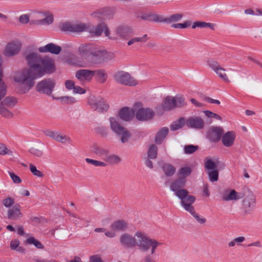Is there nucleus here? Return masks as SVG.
I'll return each mask as SVG.
<instances>
[{
	"label": "nucleus",
	"mask_w": 262,
	"mask_h": 262,
	"mask_svg": "<svg viewBox=\"0 0 262 262\" xmlns=\"http://www.w3.org/2000/svg\"><path fill=\"white\" fill-rule=\"evenodd\" d=\"M183 17L182 14L176 13L165 17V23H172L180 21Z\"/></svg>",
	"instance_id": "nucleus-39"
},
{
	"label": "nucleus",
	"mask_w": 262,
	"mask_h": 262,
	"mask_svg": "<svg viewBox=\"0 0 262 262\" xmlns=\"http://www.w3.org/2000/svg\"><path fill=\"white\" fill-rule=\"evenodd\" d=\"M119 116L122 120L128 121L131 120L134 116V112L132 108L123 107L119 113Z\"/></svg>",
	"instance_id": "nucleus-28"
},
{
	"label": "nucleus",
	"mask_w": 262,
	"mask_h": 262,
	"mask_svg": "<svg viewBox=\"0 0 262 262\" xmlns=\"http://www.w3.org/2000/svg\"><path fill=\"white\" fill-rule=\"evenodd\" d=\"M186 184V180L179 178L173 181L170 186V190L175 192V195L181 200V205L187 202H192L194 200L193 195L188 194V191L183 188Z\"/></svg>",
	"instance_id": "nucleus-3"
},
{
	"label": "nucleus",
	"mask_w": 262,
	"mask_h": 262,
	"mask_svg": "<svg viewBox=\"0 0 262 262\" xmlns=\"http://www.w3.org/2000/svg\"><path fill=\"white\" fill-rule=\"evenodd\" d=\"M168 133V129L167 127H163L157 133L155 137V142L157 144H161L165 139Z\"/></svg>",
	"instance_id": "nucleus-32"
},
{
	"label": "nucleus",
	"mask_w": 262,
	"mask_h": 262,
	"mask_svg": "<svg viewBox=\"0 0 262 262\" xmlns=\"http://www.w3.org/2000/svg\"><path fill=\"white\" fill-rule=\"evenodd\" d=\"M150 21H153L157 23H165V16L157 14L150 13Z\"/></svg>",
	"instance_id": "nucleus-49"
},
{
	"label": "nucleus",
	"mask_w": 262,
	"mask_h": 262,
	"mask_svg": "<svg viewBox=\"0 0 262 262\" xmlns=\"http://www.w3.org/2000/svg\"><path fill=\"white\" fill-rule=\"evenodd\" d=\"M55 84V80L48 78L38 82L36 86V89L37 91L40 93L51 96Z\"/></svg>",
	"instance_id": "nucleus-12"
},
{
	"label": "nucleus",
	"mask_w": 262,
	"mask_h": 262,
	"mask_svg": "<svg viewBox=\"0 0 262 262\" xmlns=\"http://www.w3.org/2000/svg\"><path fill=\"white\" fill-rule=\"evenodd\" d=\"M7 216L9 220H18L23 216V214L20 211V206L19 204H16L7 211Z\"/></svg>",
	"instance_id": "nucleus-25"
},
{
	"label": "nucleus",
	"mask_w": 262,
	"mask_h": 262,
	"mask_svg": "<svg viewBox=\"0 0 262 262\" xmlns=\"http://www.w3.org/2000/svg\"><path fill=\"white\" fill-rule=\"evenodd\" d=\"M148 237L145 233L141 231L136 232L134 235L128 233H123L119 236V243L124 249H133L136 246L139 249Z\"/></svg>",
	"instance_id": "nucleus-2"
},
{
	"label": "nucleus",
	"mask_w": 262,
	"mask_h": 262,
	"mask_svg": "<svg viewBox=\"0 0 262 262\" xmlns=\"http://www.w3.org/2000/svg\"><path fill=\"white\" fill-rule=\"evenodd\" d=\"M29 167L31 172L34 176L39 178H42L44 176L43 172L38 170L36 167L33 164H30Z\"/></svg>",
	"instance_id": "nucleus-52"
},
{
	"label": "nucleus",
	"mask_w": 262,
	"mask_h": 262,
	"mask_svg": "<svg viewBox=\"0 0 262 262\" xmlns=\"http://www.w3.org/2000/svg\"><path fill=\"white\" fill-rule=\"evenodd\" d=\"M89 25L83 23H74L73 32L78 33L84 31L89 32Z\"/></svg>",
	"instance_id": "nucleus-35"
},
{
	"label": "nucleus",
	"mask_w": 262,
	"mask_h": 262,
	"mask_svg": "<svg viewBox=\"0 0 262 262\" xmlns=\"http://www.w3.org/2000/svg\"><path fill=\"white\" fill-rule=\"evenodd\" d=\"M244 199L243 200V211L245 214H250L254 210L256 205V196L254 194L249 191L244 192Z\"/></svg>",
	"instance_id": "nucleus-11"
},
{
	"label": "nucleus",
	"mask_w": 262,
	"mask_h": 262,
	"mask_svg": "<svg viewBox=\"0 0 262 262\" xmlns=\"http://www.w3.org/2000/svg\"><path fill=\"white\" fill-rule=\"evenodd\" d=\"M191 22L190 21H186L184 23L173 24L171 27L174 28H186L190 26Z\"/></svg>",
	"instance_id": "nucleus-58"
},
{
	"label": "nucleus",
	"mask_w": 262,
	"mask_h": 262,
	"mask_svg": "<svg viewBox=\"0 0 262 262\" xmlns=\"http://www.w3.org/2000/svg\"><path fill=\"white\" fill-rule=\"evenodd\" d=\"M104 162L109 165H117L120 163L122 160L121 158L116 155L107 154V156L104 159Z\"/></svg>",
	"instance_id": "nucleus-30"
},
{
	"label": "nucleus",
	"mask_w": 262,
	"mask_h": 262,
	"mask_svg": "<svg viewBox=\"0 0 262 262\" xmlns=\"http://www.w3.org/2000/svg\"><path fill=\"white\" fill-rule=\"evenodd\" d=\"M205 169L207 170L209 180L212 182H216L219 179V169L221 165L223 168L225 166L224 163H221L218 158L206 157L204 160Z\"/></svg>",
	"instance_id": "nucleus-5"
},
{
	"label": "nucleus",
	"mask_w": 262,
	"mask_h": 262,
	"mask_svg": "<svg viewBox=\"0 0 262 262\" xmlns=\"http://www.w3.org/2000/svg\"><path fill=\"white\" fill-rule=\"evenodd\" d=\"M204 114L209 118H214L217 120H221L222 118L219 115L209 111H204Z\"/></svg>",
	"instance_id": "nucleus-60"
},
{
	"label": "nucleus",
	"mask_w": 262,
	"mask_h": 262,
	"mask_svg": "<svg viewBox=\"0 0 262 262\" xmlns=\"http://www.w3.org/2000/svg\"><path fill=\"white\" fill-rule=\"evenodd\" d=\"M0 155L13 156V152L7 148L6 146L3 144H0Z\"/></svg>",
	"instance_id": "nucleus-55"
},
{
	"label": "nucleus",
	"mask_w": 262,
	"mask_h": 262,
	"mask_svg": "<svg viewBox=\"0 0 262 262\" xmlns=\"http://www.w3.org/2000/svg\"><path fill=\"white\" fill-rule=\"evenodd\" d=\"M117 36L122 39H125L133 34L132 29L127 26H120L116 30Z\"/></svg>",
	"instance_id": "nucleus-27"
},
{
	"label": "nucleus",
	"mask_w": 262,
	"mask_h": 262,
	"mask_svg": "<svg viewBox=\"0 0 262 262\" xmlns=\"http://www.w3.org/2000/svg\"><path fill=\"white\" fill-rule=\"evenodd\" d=\"M128 223L124 220H118L114 222L111 225L110 231H105L106 236L113 238L116 236L117 231H124L128 228Z\"/></svg>",
	"instance_id": "nucleus-14"
},
{
	"label": "nucleus",
	"mask_w": 262,
	"mask_h": 262,
	"mask_svg": "<svg viewBox=\"0 0 262 262\" xmlns=\"http://www.w3.org/2000/svg\"><path fill=\"white\" fill-rule=\"evenodd\" d=\"M236 134L234 131H228L223 134L221 140L223 145L226 147H232L235 142Z\"/></svg>",
	"instance_id": "nucleus-23"
},
{
	"label": "nucleus",
	"mask_w": 262,
	"mask_h": 262,
	"mask_svg": "<svg viewBox=\"0 0 262 262\" xmlns=\"http://www.w3.org/2000/svg\"><path fill=\"white\" fill-rule=\"evenodd\" d=\"M92 151L96 155L105 158L107 154L109 153V150L102 147L94 145L92 147Z\"/></svg>",
	"instance_id": "nucleus-31"
},
{
	"label": "nucleus",
	"mask_w": 262,
	"mask_h": 262,
	"mask_svg": "<svg viewBox=\"0 0 262 262\" xmlns=\"http://www.w3.org/2000/svg\"><path fill=\"white\" fill-rule=\"evenodd\" d=\"M95 46L93 44L85 43L81 44L78 48V53L82 57L91 54L97 56L98 51H95Z\"/></svg>",
	"instance_id": "nucleus-19"
},
{
	"label": "nucleus",
	"mask_w": 262,
	"mask_h": 262,
	"mask_svg": "<svg viewBox=\"0 0 262 262\" xmlns=\"http://www.w3.org/2000/svg\"><path fill=\"white\" fill-rule=\"evenodd\" d=\"M162 107L163 110L166 111H169L174 108L173 97H166L163 101Z\"/></svg>",
	"instance_id": "nucleus-33"
},
{
	"label": "nucleus",
	"mask_w": 262,
	"mask_h": 262,
	"mask_svg": "<svg viewBox=\"0 0 262 262\" xmlns=\"http://www.w3.org/2000/svg\"><path fill=\"white\" fill-rule=\"evenodd\" d=\"M92 15L94 17L99 18L100 19H105L107 18V17L106 16L104 12H102L100 11H98L94 12L92 14Z\"/></svg>",
	"instance_id": "nucleus-63"
},
{
	"label": "nucleus",
	"mask_w": 262,
	"mask_h": 262,
	"mask_svg": "<svg viewBox=\"0 0 262 262\" xmlns=\"http://www.w3.org/2000/svg\"><path fill=\"white\" fill-rule=\"evenodd\" d=\"M33 70L34 73L32 77L33 82L35 83V80L43 76L46 74H51L55 71V66L54 61L49 57L42 58L39 65H34Z\"/></svg>",
	"instance_id": "nucleus-4"
},
{
	"label": "nucleus",
	"mask_w": 262,
	"mask_h": 262,
	"mask_svg": "<svg viewBox=\"0 0 262 262\" xmlns=\"http://www.w3.org/2000/svg\"><path fill=\"white\" fill-rule=\"evenodd\" d=\"M89 103L93 109L100 113L106 112L110 106L107 101L101 97H92Z\"/></svg>",
	"instance_id": "nucleus-16"
},
{
	"label": "nucleus",
	"mask_w": 262,
	"mask_h": 262,
	"mask_svg": "<svg viewBox=\"0 0 262 262\" xmlns=\"http://www.w3.org/2000/svg\"><path fill=\"white\" fill-rule=\"evenodd\" d=\"M192 169L189 166H184L178 170V173L180 178H185L190 175Z\"/></svg>",
	"instance_id": "nucleus-37"
},
{
	"label": "nucleus",
	"mask_w": 262,
	"mask_h": 262,
	"mask_svg": "<svg viewBox=\"0 0 262 262\" xmlns=\"http://www.w3.org/2000/svg\"><path fill=\"white\" fill-rule=\"evenodd\" d=\"M186 121V125L187 127L197 129H200L204 127V122L202 118L198 116H192L189 117Z\"/></svg>",
	"instance_id": "nucleus-21"
},
{
	"label": "nucleus",
	"mask_w": 262,
	"mask_h": 262,
	"mask_svg": "<svg viewBox=\"0 0 262 262\" xmlns=\"http://www.w3.org/2000/svg\"><path fill=\"white\" fill-rule=\"evenodd\" d=\"M154 111L150 108L142 107L139 108L136 112V117L141 121H147L152 119L155 116Z\"/></svg>",
	"instance_id": "nucleus-18"
},
{
	"label": "nucleus",
	"mask_w": 262,
	"mask_h": 262,
	"mask_svg": "<svg viewBox=\"0 0 262 262\" xmlns=\"http://www.w3.org/2000/svg\"><path fill=\"white\" fill-rule=\"evenodd\" d=\"M73 63L79 67H86L88 64L87 61L83 59H75Z\"/></svg>",
	"instance_id": "nucleus-59"
},
{
	"label": "nucleus",
	"mask_w": 262,
	"mask_h": 262,
	"mask_svg": "<svg viewBox=\"0 0 262 262\" xmlns=\"http://www.w3.org/2000/svg\"><path fill=\"white\" fill-rule=\"evenodd\" d=\"M207 66L216 74L220 79L225 82H230V80L226 73V70L221 67L216 61L209 59L207 60Z\"/></svg>",
	"instance_id": "nucleus-10"
},
{
	"label": "nucleus",
	"mask_w": 262,
	"mask_h": 262,
	"mask_svg": "<svg viewBox=\"0 0 262 262\" xmlns=\"http://www.w3.org/2000/svg\"><path fill=\"white\" fill-rule=\"evenodd\" d=\"M164 174L167 177H171L176 172V169L172 165L168 163H165L162 166Z\"/></svg>",
	"instance_id": "nucleus-34"
},
{
	"label": "nucleus",
	"mask_w": 262,
	"mask_h": 262,
	"mask_svg": "<svg viewBox=\"0 0 262 262\" xmlns=\"http://www.w3.org/2000/svg\"><path fill=\"white\" fill-rule=\"evenodd\" d=\"M104 32L105 36L111 40H116L118 37L114 35H110V33L107 27L105 24H100L97 27H94L89 25V32L92 36H99Z\"/></svg>",
	"instance_id": "nucleus-15"
},
{
	"label": "nucleus",
	"mask_w": 262,
	"mask_h": 262,
	"mask_svg": "<svg viewBox=\"0 0 262 262\" xmlns=\"http://www.w3.org/2000/svg\"><path fill=\"white\" fill-rule=\"evenodd\" d=\"M74 23L66 21L60 24L59 28L61 30L65 32H73Z\"/></svg>",
	"instance_id": "nucleus-40"
},
{
	"label": "nucleus",
	"mask_w": 262,
	"mask_h": 262,
	"mask_svg": "<svg viewBox=\"0 0 262 262\" xmlns=\"http://www.w3.org/2000/svg\"><path fill=\"white\" fill-rule=\"evenodd\" d=\"M173 98L174 108L182 107L186 105L185 99L182 96L176 95Z\"/></svg>",
	"instance_id": "nucleus-41"
},
{
	"label": "nucleus",
	"mask_w": 262,
	"mask_h": 262,
	"mask_svg": "<svg viewBox=\"0 0 262 262\" xmlns=\"http://www.w3.org/2000/svg\"><path fill=\"white\" fill-rule=\"evenodd\" d=\"M116 82L121 84L130 86L138 84V81L132 77L130 74L124 71H118L114 75Z\"/></svg>",
	"instance_id": "nucleus-8"
},
{
	"label": "nucleus",
	"mask_w": 262,
	"mask_h": 262,
	"mask_svg": "<svg viewBox=\"0 0 262 262\" xmlns=\"http://www.w3.org/2000/svg\"><path fill=\"white\" fill-rule=\"evenodd\" d=\"M93 76V71L86 69L79 70L75 73L76 78L82 83L90 82Z\"/></svg>",
	"instance_id": "nucleus-20"
},
{
	"label": "nucleus",
	"mask_w": 262,
	"mask_h": 262,
	"mask_svg": "<svg viewBox=\"0 0 262 262\" xmlns=\"http://www.w3.org/2000/svg\"><path fill=\"white\" fill-rule=\"evenodd\" d=\"M161 243L158 242L154 238L148 237L144 243L139 248L140 251L142 252H146L150 249V253L147 254L144 257L145 262H157L155 260L154 254L157 247L161 245Z\"/></svg>",
	"instance_id": "nucleus-7"
},
{
	"label": "nucleus",
	"mask_w": 262,
	"mask_h": 262,
	"mask_svg": "<svg viewBox=\"0 0 262 262\" xmlns=\"http://www.w3.org/2000/svg\"><path fill=\"white\" fill-rule=\"evenodd\" d=\"M109 122L111 130L120 138L121 142L124 143L127 142L131 136L127 129L122 125L115 117H110Z\"/></svg>",
	"instance_id": "nucleus-6"
},
{
	"label": "nucleus",
	"mask_w": 262,
	"mask_h": 262,
	"mask_svg": "<svg viewBox=\"0 0 262 262\" xmlns=\"http://www.w3.org/2000/svg\"><path fill=\"white\" fill-rule=\"evenodd\" d=\"M55 141L63 144L70 143L71 142V139L69 137L59 132Z\"/></svg>",
	"instance_id": "nucleus-42"
},
{
	"label": "nucleus",
	"mask_w": 262,
	"mask_h": 262,
	"mask_svg": "<svg viewBox=\"0 0 262 262\" xmlns=\"http://www.w3.org/2000/svg\"><path fill=\"white\" fill-rule=\"evenodd\" d=\"M198 149V146H194L193 145H186L184 147L185 152L186 154H191Z\"/></svg>",
	"instance_id": "nucleus-56"
},
{
	"label": "nucleus",
	"mask_w": 262,
	"mask_h": 262,
	"mask_svg": "<svg viewBox=\"0 0 262 262\" xmlns=\"http://www.w3.org/2000/svg\"><path fill=\"white\" fill-rule=\"evenodd\" d=\"M186 124L185 119L181 117L179 120L173 122L170 125V129L172 130H177L182 127Z\"/></svg>",
	"instance_id": "nucleus-38"
},
{
	"label": "nucleus",
	"mask_w": 262,
	"mask_h": 262,
	"mask_svg": "<svg viewBox=\"0 0 262 262\" xmlns=\"http://www.w3.org/2000/svg\"><path fill=\"white\" fill-rule=\"evenodd\" d=\"M66 88L70 91L73 90L74 86H75V82L71 80H67L64 83Z\"/></svg>",
	"instance_id": "nucleus-62"
},
{
	"label": "nucleus",
	"mask_w": 262,
	"mask_h": 262,
	"mask_svg": "<svg viewBox=\"0 0 262 262\" xmlns=\"http://www.w3.org/2000/svg\"><path fill=\"white\" fill-rule=\"evenodd\" d=\"M42 59L41 56L38 53L30 52L26 56V59L29 68L25 69L16 72L14 76V80L19 83V90L20 93L25 94L28 92L34 85L33 82V76L34 71V65H39Z\"/></svg>",
	"instance_id": "nucleus-1"
},
{
	"label": "nucleus",
	"mask_w": 262,
	"mask_h": 262,
	"mask_svg": "<svg viewBox=\"0 0 262 262\" xmlns=\"http://www.w3.org/2000/svg\"><path fill=\"white\" fill-rule=\"evenodd\" d=\"M17 103V100L13 97H7L0 102V114L7 118H11L13 114L8 110V108L14 106Z\"/></svg>",
	"instance_id": "nucleus-9"
},
{
	"label": "nucleus",
	"mask_w": 262,
	"mask_h": 262,
	"mask_svg": "<svg viewBox=\"0 0 262 262\" xmlns=\"http://www.w3.org/2000/svg\"><path fill=\"white\" fill-rule=\"evenodd\" d=\"M2 204L7 208L10 209L15 203V200L10 197L7 196L2 201Z\"/></svg>",
	"instance_id": "nucleus-47"
},
{
	"label": "nucleus",
	"mask_w": 262,
	"mask_h": 262,
	"mask_svg": "<svg viewBox=\"0 0 262 262\" xmlns=\"http://www.w3.org/2000/svg\"><path fill=\"white\" fill-rule=\"evenodd\" d=\"M223 133L224 129L222 127H212L208 130V137L210 140L216 142L222 138Z\"/></svg>",
	"instance_id": "nucleus-24"
},
{
	"label": "nucleus",
	"mask_w": 262,
	"mask_h": 262,
	"mask_svg": "<svg viewBox=\"0 0 262 262\" xmlns=\"http://www.w3.org/2000/svg\"><path fill=\"white\" fill-rule=\"evenodd\" d=\"M85 161L86 163L93 165L96 167H105L107 166L106 163L103 161L91 159L90 158H86Z\"/></svg>",
	"instance_id": "nucleus-45"
},
{
	"label": "nucleus",
	"mask_w": 262,
	"mask_h": 262,
	"mask_svg": "<svg viewBox=\"0 0 262 262\" xmlns=\"http://www.w3.org/2000/svg\"><path fill=\"white\" fill-rule=\"evenodd\" d=\"M29 15L28 14H23L19 17V21L20 23L25 24L29 22Z\"/></svg>",
	"instance_id": "nucleus-64"
},
{
	"label": "nucleus",
	"mask_w": 262,
	"mask_h": 262,
	"mask_svg": "<svg viewBox=\"0 0 262 262\" xmlns=\"http://www.w3.org/2000/svg\"><path fill=\"white\" fill-rule=\"evenodd\" d=\"M157 150L158 147L156 145L154 144L151 145L148 150V158L152 159L156 158L157 156Z\"/></svg>",
	"instance_id": "nucleus-48"
},
{
	"label": "nucleus",
	"mask_w": 262,
	"mask_h": 262,
	"mask_svg": "<svg viewBox=\"0 0 262 262\" xmlns=\"http://www.w3.org/2000/svg\"><path fill=\"white\" fill-rule=\"evenodd\" d=\"M100 55L103 57L104 58V60H111L114 58L115 55L112 53H107L106 52H101L100 51H98L97 56Z\"/></svg>",
	"instance_id": "nucleus-53"
},
{
	"label": "nucleus",
	"mask_w": 262,
	"mask_h": 262,
	"mask_svg": "<svg viewBox=\"0 0 262 262\" xmlns=\"http://www.w3.org/2000/svg\"><path fill=\"white\" fill-rule=\"evenodd\" d=\"M58 133V132H57V131H52L51 130H47L45 132V134L46 136L56 140Z\"/></svg>",
	"instance_id": "nucleus-61"
},
{
	"label": "nucleus",
	"mask_w": 262,
	"mask_h": 262,
	"mask_svg": "<svg viewBox=\"0 0 262 262\" xmlns=\"http://www.w3.org/2000/svg\"><path fill=\"white\" fill-rule=\"evenodd\" d=\"M45 17L40 19L32 20L31 23L36 25H50L53 22V15L50 13L44 14Z\"/></svg>",
	"instance_id": "nucleus-29"
},
{
	"label": "nucleus",
	"mask_w": 262,
	"mask_h": 262,
	"mask_svg": "<svg viewBox=\"0 0 262 262\" xmlns=\"http://www.w3.org/2000/svg\"><path fill=\"white\" fill-rule=\"evenodd\" d=\"M26 243L34 245L38 249H42L44 248V246L33 237H28L26 240Z\"/></svg>",
	"instance_id": "nucleus-44"
},
{
	"label": "nucleus",
	"mask_w": 262,
	"mask_h": 262,
	"mask_svg": "<svg viewBox=\"0 0 262 262\" xmlns=\"http://www.w3.org/2000/svg\"><path fill=\"white\" fill-rule=\"evenodd\" d=\"M30 153L35 157L41 158L43 155V150L38 148L32 147L29 149Z\"/></svg>",
	"instance_id": "nucleus-51"
},
{
	"label": "nucleus",
	"mask_w": 262,
	"mask_h": 262,
	"mask_svg": "<svg viewBox=\"0 0 262 262\" xmlns=\"http://www.w3.org/2000/svg\"><path fill=\"white\" fill-rule=\"evenodd\" d=\"M8 172L14 183L18 184L21 183V179L13 172L9 171Z\"/></svg>",
	"instance_id": "nucleus-57"
},
{
	"label": "nucleus",
	"mask_w": 262,
	"mask_h": 262,
	"mask_svg": "<svg viewBox=\"0 0 262 262\" xmlns=\"http://www.w3.org/2000/svg\"><path fill=\"white\" fill-rule=\"evenodd\" d=\"M94 76L95 75L98 78V80L100 83H103L105 82L107 79V75L104 70L100 69L93 71Z\"/></svg>",
	"instance_id": "nucleus-36"
},
{
	"label": "nucleus",
	"mask_w": 262,
	"mask_h": 262,
	"mask_svg": "<svg viewBox=\"0 0 262 262\" xmlns=\"http://www.w3.org/2000/svg\"><path fill=\"white\" fill-rule=\"evenodd\" d=\"M148 37L147 35L144 34L142 37H136L132 38L129 40L128 42V46H131L132 45L136 43V42H145L148 40Z\"/></svg>",
	"instance_id": "nucleus-43"
},
{
	"label": "nucleus",
	"mask_w": 262,
	"mask_h": 262,
	"mask_svg": "<svg viewBox=\"0 0 262 262\" xmlns=\"http://www.w3.org/2000/svg\"><path fill=\"white\" fill-rule=\"evenodd\" d=\"M53 98L54 99L59 100L61 101V102L67 104H72L76 102V101L75 98L71 96H63L59 98Z\"/></svg>",
	"instance_id": "nucleus-50"
},
{
	"label": "nucleus",
	"mask_w": 262,
	"mask_h": 262,
	"mask_svg": "<svg viewBox=\"0 0 262 262\" xmlns=\"http://www.w3.org/2000/svg\"><path fill=\"white\" fill-rule=\"evenodd\" d=\"M22 43L18 40H14L7 43L3 50V54L7 57L17 55L21 50Z\"/></svg>",
	"instance_id": "nucleus-13"
},
{
	"label": "nucleus",
	"mask_w": 262,
	"mask_h": 262,
	"mask_svg": "<svg viewBox=\"0 0 262 262\" xmlns=\"http://www.w3.org/2000/svg\"><path fill=\"white\" fill-rule=\"evenodd\" d=\"M214 25L209 23H205L203 21H196L194 22L192 26L193 29L196 27L199 28H206L209 27L212 29H214Z\"/></svg>",
	"instance_id": "nucleus-46"
},
{
	"label": "nucleus",
	"mask_w": 262,
	"mask_h": 262,
	"mask_svg": "<svg viewBox=\"0 0 262 262\" xmlns=\"http://www.w3.org/2000/svg\"><path fill=\"white\" fill-rule=\"evenodd\" d=\"M2 74L0 71V100L6 94V86L2 81Z\"/></svg>",
	"instance_id": "nucleus-54"
},
{
	"label": "nucleus",
	"mask_w": 262,
	"mask_h": 262,
	"mask_svg": "<svg viewBox=\"0 0 262 262\" xmlns=\"http://www.w3.org/2000/svg\"><path fill=\"white\" fill-rule=\"evenodd\" d=\"M38 51L41 53L50 52L52 54H58L61 51V48L59 46L50 43L45 46L39 47Z\"/></svg>",
	"instance_id": "nucleus-26"
},
{
	"label": "nucleus",
	"mask_w": 262,
	"mask_h": 262,
	"mask_svg": "<svg viewBox=\"0 0 262 262\" xmlns=\"http://www.w3.org/2000/svg\"><path fill=\"white\" fill-rule=\"evenodd\" d=\"M221 198L224 201H236L244 198V192H237L234 189H226L221 192Z\"/></svg>",
	"instance_id": "nucleus-17"
},
{
	"label": "nucleus",
	"mask_w": 262,
	"mask_h": 262,
	"mask_svg": "<svg viewBox=\"0 0 262 262\" xmlns=\"http://www.w3.org/2000/svg\"><path fill=\"white\" fill-rule=\"evenodd\" d=\"M195 197H194V200L191 203L187 202L182 206L186 211L190 212V213L193 215V216L195 218L198 223L200 224H204L206 222V219L200 215L198 213H196L195 212L194 207L192 206V204L195 202Z\"/></svg>",
	"instance_id": "nucleus-22"
}]
</instances>
